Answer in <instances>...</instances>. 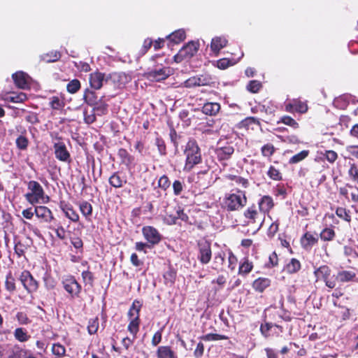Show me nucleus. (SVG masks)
<instances>
[{
  "instance_id": "8",
  "label": "nucleus",
  "mask_w": 358,
  "mask_h": 358,
  "mask_svg": "<svg viewBox=\"0 0 358 358\" xmlns=\"http://www.w3.org/2000/svg\"><path fill=\"white\" fill-rule=\"evenodd\" d=\"M24 288L28 293L36 292L38 287V282L34 278L32 275L28 271H23L19 278Z\"/></svg>"
},
{
  "instance_id": "52",
  "label": "nucleus",
  "mask_w": 358,
  "mask_h": 358,
  "mask_svg": "<svg viewBox=\"0 0 358 358\" xmlns=\"http://www.w3.org/2000/svg\"><path fill=\"white\" fill-rule=\"evenodd\" d=\"M52 352L55 355L62 357L65 355L66 350L62 345L59 343H55L52 345Z\"/></svg>"
},
{
  "instance_id": "60",
  "label": "nucleus",
  "mask_w": 358,
  "mask_h": 358,
  "mask_svg": "<svg viewBox=\"0 0 358 358\" xmlns=\"http://www.w3.org/2000/svg\"><path fill=\"white\" fill-rule=\"evenodd\" d=\"M82 278H83V282L85 284H90V285L92 284V282H93V275L88 270L83 271L82 272Z\"/></svg>"
},
{
  "instance_id": "49",
  "label": "nucleus",
  "mask_w": 358,
  "mask_h": 358,
  "mask_svg": "<svg viewBox=\"0 0 358 358\" xmlns=\"http://www.w3.org/2000/svg\"><path fill=\"white\" fill-rule=\"evenodd\" d=\"M99 328V320L97 318L91 319L89 321L87 330L90 334H94L96 333Z\"/></svg>"
},
{
  "instance_id": "48",
  "label": "nucleus",
  "mask_w": 358,
  "mask_h": 358,
  "mask_svg": "<svg viewBox=\"0 0 358 358\" xmlns=\"http://www.w3.org/2000/svg\"><path fill=\"white\" fill-rule=\"evenodd\" d=\"M262 83L256 80H251L247 85V90L252 93H257L262 87Z\"/></svg>"
},
{
  "instance_id": "3",
  "label": "nucleus",
  "mask_w": 358,
  "mask_h": 358,
  "mask_svg": "<svg viewBox=\"0 0 358 358\" xmlns=\"http://www.w3.org/2000/svg\"><path fill=\"white\" fill-rule=\"evenodd\" d=\"M247 203V197L243 191L237 190L234 193L227 194L224 199L225 208L229 211L239 210Z\"/></svg>"
},
{
  "instance_id": "21",
  "label": "nucleus",
  "mask_w": 358,
  "mask_h": 358,
  "mask_svg": "<svg viewBox=\"0 0 358 358\" xmlns=\"http://www.w3.org/2000/svg\"><path fill=\"white\" fill-rule=\"evenodd\" d=\"M117 155L121 160V163L129 168L135 164L134 156L130 155L124 148H120L118 150Z\"/></svg>"
},
{
  "instance_id": "62",
  "label": "nucleus",
  "mask_w": 358,
  "mask_h": 358,
  "mask_svg": "<svg viewBox=\"0 0 358 358\" xmlns=\"http://www.w3.org/2000/svg\"><path fill=\"white\" fill-rule=\"evenodd\" d=\"M336 214L338 217L343 219L346 221H350V217L347 213L345 208H338L336 210Z\"/></svg>"
},
{
  "instance_id": "43",
  "label": "nucleus",
  "mask_w": 358,
  "mask_h": 358,
  "mask_svg": "<svg viewBox=\"0 0 358 358\" xmlns=\"http://www.w3.org/2000/svg\"><path fill=\"white\" fill-rule=\"evenodd\" d=\"M201 338L206 341H213L218 340H227L228 339V336L217 334H208L203 336Z\"/></svg>"
},
{
  "instance_id": "58",
  "label": "nucleus",
  "mask_w": 358,
  "mask_h": 358,
  "mask_svg": "<svg viewBox=\"0 0 358 358\" xmlns=\"http://www.w3.org/2000/svg\"><path fill=\"white\" fill-rule=\"evenodd\" d=\"M155 144L158 148V150L162 155H166V145L164 140L161 138H157Z\"/></svg>"
},
{
  "instance_id": "57",
  "label": "nucleus",
  "mask_w": 358,
  "mask_h": 358,
  "mask_svg": "<svg viewBox=\"0 0 358 358\" xmlns=\"http://www.w3.org/2000/svg\"><path fill=\"white\" fill-rule=\"evenodd\" d=\"M158 186L164 190L169 187L170 181L169 178L166 175H164L162 177H160L158 181Z\"/></svg>"
},
{
  "instance_id": "53",
  "label": "nucleus",
  "mask_w": 358,
  "mask_h": 358,
  "mask_svg": "<svg viewBox=\"0 0 358 358\" xmlns=\"http://www.w3.org/2000/svg\"><path fill=\"white\" fill-rule=\"evenodd\" d=\"M16 319L20 324L26 325L31 322V320L29 319L27 315L23 312H18L16 314Z\"/></svg>"
},
{
  "instance_id": "51",
  "label": "nucleus",
  "mask_w": 358,
  "mask_h": 358,
  "mask_svg": "<svg viewBox=\"0 0 358 358\" xmlns=\"http://www.w3.org/2000/svg\"><path fill=\"white\" fill-rule=\"evenodd\" d=\"M267 174L272 180H280L282 179L280 172L273 166H270Z\"/></svg>"
},
{
  "instance_id": "40",
  "label": "nucleus",
  "mask_w": 358,
  "mask_h": 358,
  "mask_svg": "<svg viewBox=\"0 0 358 358\" xmlns=\"http://www.w3.org/2000/svg\"><path fill=\"white\" fill-rule=\"evenodd\" d=\"M301 268V264L299 260L292 259L286 266V271L289 273H294Z\"/></svg>"
},
{
  "instance_id": "28",
  "label": "nucleus",
  "mask_w": 358,
  "mask_h": 358,
  "mask_svg": "<svg viewBox=\"0 0 358 358\" xmlns=\"http://www.w3.org/2000/svg\"><path fill=\"white\" fill-rule=\"evenodd\" d=\"M273 206V199L269 196H264L259 201L260 211L268 213Z\"/></svg>"
},
{
  "instance_id": "54",
  "label": "nucleus",
  "mask_w": 358,
  "mask_h": 358,
  "mask_svg": "<svg viewBox=\"0 0 358 358\" xmlns=\"http://www.w3.org/2000/svg\"><path fill=\"white\" fill-rule=\"evenodd\" d=\"M281 122L283 124L290 126L292 128L296 129L299 127V124L295 120L289 116H284L281 118Z\"/></svg>"
},
{
  "instance_id": "18",
  "label": "nucleus",
  "mask_w": 358,
  "mask_h": 358,
  "mask_svg": "<svg viewBox=\"0 0 358 358\" xmlns=\"http://www.w3.org/2000/svg\"><path fill=\"white\" fill-rule=\"evenodd\" d=\"M234 152V148L232 145L227 144L224 146L217 147L215 153L217 158L220 161L229 159Z\"/></svg>"
},
{
  "instance_id": "17",
  "label": "nucleus",
  "mask_w": 358,
  "mask_h": 358,
  "mask_svg": "<svg viewBox=\"0 0 358 358\" xmlns=\"http://www.w3.org/2000/svg\"><path fill=\"white\" fill-rule=\"evenodd\" d=\"M35 215L38 218L42 219L45 222H50L54 220L52 211L46 206H38L34 208Z\"/></svg>"
},
{
  "instance_id": "63",
  "label": "nucleus",
  "mask_w": 358,
  "mask_h": 358,
  "mask_svg": "<svg viewBox=\"0 0 358 358\" xmlns=\"http://www.w3.org/2000/svg\"><path fill=\"white\" fill-rule=\"evenodd\" d=\"M324 282H325V285L327 287H329L330 289L335 288L336 286V282H338V280L336 279V275H333L332 277L329 276L325 280H324Z\"/></svg>"
},
{
  "instance_id": "20",
  "label": "nucleus",
  "mask_w": 358,
  "mask_h": 358,
  "mask_svg": "<svg viewBox=\"0 0 358 358\" xmlns=\"http://www.w3.org/2000/svg\"><path fill=\"white\" fill-rule=\"evenodd\" d=\"M336 279L338 282L344 283L349 282L357 281V275L352 270H341L336 274Z\"/></svg>"
},
{
  "instance_id": "42",
  "label": "nucleus",
  "mask_w": 358,
  "mask_h": 358,
  "mask_svg": "<svg viewBox=\"0 0 358 358\" xmlns=\"http://www.w3.org/2000/svg\"><path fill=\"white\" fill-rule=\"evenodd\" d=\"M83 98L88 105L94 106L96 104V96L94 92L86 90Z\"/></svg>"
},
{
  "instance_id": "4",
  "label": "nucleus",
  "mask_w": 358,
  "mask_h": 358,
  "mask_svg": "<svg viewBox=\"0 0 358 358\" xmlns=\"http://www.w3.org/2000/svg\"><path fill=\"white\" fill-rule=\"evenodd\" d=\"M131 80L129 74L123 72H114L106 76V83L116 88L124 87Z\"/></svg>"
},
{
  "instance_id": "32",
  "label": "nucleus",
  "mask_w": 358,
  "mask_h": 358,
  "mask_svg": "<svg viewBox=\"0 0 358 358\" xmlns=\"http://www.w3.org/2000/svg\"><path fill=\"white\" fill-rule=\"evenodd\" d=\"M49 101V105L53 110H62L65 106L63 99L57 96L50 97Z\"/></svg>"
},
{
  "instance_id": "30",
  "label": "nucleus",
  "mask_w": 358,
  "mask_h": 358,
  "mask_svg": "<svg viewBox=\"0 0 358 358\" xmlns=\"http://www.w3.org/2000/svg\"><path fill=\"white\" fill-rule=\"evenodd\" d=\"M244 216L246 219L248 220V223H255L256 222L258 217L259 213L257 210L255 208V206H251L249 207L245 212H244Z\"/></svg>"
},
{
  "instance_id": "41",
  "label": "nucleus",
  "mask_w": 358,
  "mask_h": 358,
  "mask_svg": "<svg viewBox=\"0 0 358 358\" xmlns=\"http://www.w3.org/2000/svg\"><path fill=\"white\" fill-rule=\"evenodd\" d=\"M335 236V232L331 228H325L320 233V238L324 241H331Z\"/></svg>"
},
{
  "instance_id": "34",
  "label": "nucleus",
  "mask_w": 358,
  "mask_h": 358,
  "mask_svg": "<svg viewBox=\"0 0 358 358\" xmlns=\"http://www.w3.org/2000/svg\"><path fill=\"white\" fill-rule=\"evenodd\" d=\"M79 208L82 215L85 217L87 220H90L92 214V206L87 201H82L79 204Z\"/></svg>"
},
{
  "instance_id": "61",
  "label": "nucleus",
  "mask_w": 358,
  "mask_h": 358,
  "mask_svg": "<svg viewBox=\"0 0 358 358\" xmlns=\"http://www.w3.org/2000/svg\"><path fill=\"white\" fill-rule=\"evenodd\" d=\"M22 350L19 348H12L8 355L7 358H22Z\"/></svg>"
},
{
  "instance_id": "29",
  "label": "nucleus",
  "mask_w": 358,
  "mask_h": 358,
  "mask_svg": "<svg viewBox=\"0 0 358 358\" xmlns=\"http://www.w3.org/2000/svg\"><path fill=\"white\" fill-rule=\"evenodd\" d=\"M317 242V238L307 232L301 238V244L305 248H310Z\"/></svg>"
},
{
  "instance_id": "22",
  "label": "nucleus",
  "mask_w": 358,
  "mask_h": 358,
  "mask_svg": "<svg viewBox=\"0 0 358 358\" xmlns=\"http://www.w3.org/2000/svg\"><path fill=\"white\" fill-rule=\"evenodd\" d=\"M142 303L140 301L134 300L128 311L129 320H140V310Z\"/></svg>"
},
{
  "instance_id": "12",
  "label": "nucleus",
  "mask_w": 358,
  "mask_h": 358,
  "mask_svg": "<svg viewBox=\"0 0 358 358\" xmlns=\"http://www.w3.org/2000/svg\"><path fill=\"white\" fill-rule=\"evenodd\" d=\"M213 83L212 78L208 75H200L191 77L184 82L185 87H194L196 86L210 85Z\"/></svg>"
},
{
  "instance_id": "50",
  "label": "nucleus",
  "mask_w": 358,
  "mask_h": 358,
  "mask_svg": "<svg viewBox=\"0 0 358 358\" xmlns=\"http://www.w3.org/2000/svg\"><path fill=\"white\" fill-rule=\"evenodd\" d=\"M261 151L263 156L270 157L273 155L275 148L272 144L268 143L262 148Z\"/></svg>"
},
{
  "instance_id": "64",
  "label": "nucleus",
  "mask_w": 358,
  "mask_h": 358,
  "mask_svg": "<svg viewBox=\"0 0 358 358\" xmlns=\"http://www.w3.org/2000/svg\"><path fill=\"white\" fill-rule=\"evenodd\" d=\"M325 157L329 162L334 163L336 160L338 155L335 151L327 150L325 152Z\"/></svg>"
},
{
  "instance_id": "23",
  "label": "nucleus",
  "mask_w": 358,
  "mask_h": 358,
  "mask_svg": "<svg viewBox=\"0 0 358 358\" xmlns=\"http://www.w3.org/2000/svg\"><path fill=\"white\" fill-rule=\"evenodd\" d=\"M227 40L224 37L217 36L212 39L210 43L211 50L217 55L224 47L227 45Z\"/></svg>"
},
{
  "instance_id": "47",
  "label": "nucleus",
  "mask_w": 358,
  "mask_h": 358,
  "mask_svg": "<svg viewBox=\"0 0 358 358\" xmlns=\"http://www.w3.org/2000/svg\"><path fill=\"white\" fill-rule=\"evenodd\" d=\"M16 146L20 150H26L28 147L29 141L23 135L19 136L15 141Z\"/></svg>"
},
{
  "instance_id": "13",
  "label": "nucleus",
  "mask_w": 358,
  "mask_h": 358,
  "mask_svg": "<svg viewBox=\"0 0 358 358\" xmlns=\"http://www.w3.org/2000/svg\"><path fill=\"white\" fill-rule=\"evenodd\" d=\"M285 110L289 113H305L308 110V106L306 102L293 99L285 104Z\"/></svg>"
},
{
  "instance_id": "6",
  "label": "nucleus",
  "mask_w": 358,
  "mask_h": 358,
  "mask_svg": "<svg viewBox=\"0 0 358 358\" xmlns=\"http://www.w3.org/2000/svg\"><path fill=\"white\" fill-rule=\"evenodd\" d=\"M197 259L202 264H207L212 257L210 243L207 241H199L197 243Z\"/></svg>"
},
{
  "instance_id": "39",
  "label": "nucleus",
  "mask_w": 358,
  "mask_h": 358,
  "mask_svg": "<svg viewBox=\"0 0 358 358\" xmlns=\"http://www.w3.org/2000/svg\"><path fill=\"white\" fill-rule=\"evenodd\" d=\"M140 320H129L127 327L128 331L133 335L134 339H136L137 333L139 331Z\"/></svg>"
},
{
  "instance_id": "59",
  "label": "nucleus",
  "mask_w": 358,
  "mask_h": 358,
  "mask_svg": "<svg viewBox=\"0 0 358 358\" xmlns=\"http://www.w3.org/2000/svg\"><path fill=\"white\" fill-rule=\"evenodd\" d=\"M234 64L235 62H232L231 60L224 58L217 61V67L220 69H225Z\"/></svg>"
},
{
  "instance_id": "45",
  "label": "nucleus",
  "mask_w": 358,
  "mask_h": 358,
  "mask_svg": "<svg viewBox=\"0 0 358 358\" xmlns=\"http://www.w3.org/2000/svg\"><path fill=\"white\" fill-rule=\"evenodd\" d=\"M252 268V264L250 262L248 259H244L242 262L239 266V273L241 274H248L251 271Z\"/></svg>"
},
{
  "instance_id": "10",
  "label": "nucleus",
  "mask_w": 358,
  "mask_h": 358,
  "mask_svg": "<svg viewBox=\"0 0 358 358\" xmlns=\"http://www.w3.org/2000/svg\"><path fill=\"white\" fill-rule=\"evenodd\" d=\"M172 74V70L169 67H156L147 73V77L151 81L159 82L166 79Z\"/></svg>"
},
{
  "instance_id": "25",
  "label": "nucleus",
  "mask_w": 358,
  "mask_h": 358,
  "mask_svg": "<svg viewBox=\"0 0 358 358\" xmlns=\"http://www.w3.org/2000/svg\"><path fill=\"white\" fill-rule=\"evenodd\" d=\"M220 110V105L216 102L206 103L202 107V112L208 115H215Z\"/></svg>"
},
{
  "instance_id": "14",
  "label": "nucleus",
  "mask_w": 358,
  "mask_h": 358,
  "mask_svg": "<svg viewBox=\"0 0 358 358\" xmlns=\"http://www.w3.org/2000/svg\"><path fill=\"white\" fill-rule=\"evenodd\" d=\"M59 208L64 213L65 216L73 222H78L80 217L78 213L75 210L73 206L65 201H61Z\"/></svg>"
},
{
  "instance_id": "11",
  "label": "nucleus",
  "mask_w": 358,
  "mask_h": 358,
  "mask_svg": "<svg viewBox=\"0 0 358 358\" xmlns=\"http://www.w3.org/2000/svg\"><path fill=\"white\" fill-rule=\"evenodd\" d=\"M142 234L145 239L151 245L158 244L162 240V236L157 229L152 226H145L142 229Z\"/></svg>"
},
{
  "instance_id": "27",
  "label": "nucleus",
  "mask_w": 358,
  "mask_h": 358,
  "mask_svg": "<svg viewBox=\"0 0 358 358\" xmlns=\"http://www.w3.org/2000/svg\"><path fill=\"white\" fill-rule=\"evenodd\" d=\"M271 285V280L267 278H259L252 283V287L257 292H262L266 288Z\"/></svg>"
},
{
  "instance_id": "24",
  "label": "nucleus",
  "mask_w": 358,
  "mask_h": 358,
  "mask_svg": "<svg viewBox=\"0 0 358 358\" xmlns=\"http://www.w3.org/2000/svg\"><path fill=\"white\" fill-rule=\"evenodd\" d=\"M314 275L316 278V281L320 280L324 281L331 275V269L328 266L323 265L314 271Z\"/></svg>"
},
{
  "instance_id": "15",
  "label": "nucleus",
  "mask_w": 358,
  "mask_h": 358,
  "mask_svg": "<svg viewBox=\"0 0 358 358\" xmlns=\"http://www.w3.org/2000/svg\"><path fill=\"white\" fill-rule=\"evenodd\" d=\"M13 79L16 86L21 89H27L29 87V76L22 72L19 71L13 74Z\"/></svg>"
},
{
  "instance_id": "46",
  "label": "nucleus",
  "mask_w": 358,
  "mask_h": 358,
  "mask_svg": "<svg viewBox=\"0 0 358 358\" xmlns=\"http://www.w3.org/2000/svg\"><path fill=\"white\" fill-rule=\"evenodd\" d=\"M308 155V151L303 150L298 154L294 155L289 159V164H296L304 159Z\"/></svg>"
},
{
  "instance_id": "44",
  "label": "nucleus",
  "mask_w": 358,
  "mask_h": 358,
  "mask_svg": "<svg viewBox=\"0 0 358 358\" xmlns=\"http://www.w3.org/2000/svg\"><path fill=\"white\" fill-rule=\"evenodd\" d=\"M80 88V83L77 79L70 81L66 86L67 91L71 94L77 92Z\"/></svg>"
},
{
  "instance_id": "55",
  "label": "nucleus",
  "mask_w": 358,
  "mask_h": 358,
  "mask_svg": "<svg viewBox=\"0 0 358 358\" xmlns=\"http://www.w3.org/2000/svg\"><path fill=\"white\" fill-rule=\"evenodd\" d=\"M231 179L234 180L237 185H241L243 187L246 188L249 185L248 179L241 176H233Z\"/></svg>"
},
{
  "instance_id": "16",
  "label": "nucleus",
  "mask_w": 358,
  "mask_h": 358,
  "mask_svg": "<svg viewBox=\"0 0 358 358\" xmlns=\"http://www.w3.org/2000/svg\"><path fill=\"white\" fill-rule=\"evenodd\" d=\"M106 76L101 72H94L90 75V87L94 90H99L106 83Z\"/></svg>"
},
{
  "instance_id": "1",
  "label": "nucleus",
  "mask_w": 358,
  "mask_h": 358,
  "mask_svg": "<svg viewBox=\"0 0 358 358\" xmlns=\"http://www.w3.org/2000/svg\"><path fill=\"white\" fill-rule=\"evenodd\" d=\"M28 192L24 194L27 202L31 205L36 203H47L50 197L45 195L43 187L35 180H30L27 183Z\"/></svg>"
},
{
  "instance_id": "36",
  "label": "nucleus",
  "mask_w": 358,
  "mask_h": 358,
  "mask_svg": "<svg viewBox=\"0 0 358 358\" xmlns=\"http://www.w3.org/2000/svg\"><path fill=\"white\" fill-rule=\"evenodd\" d=\"M61 55L58 51H52L41 55V59L45 62H55L59 59Z\"/></svg>"
},
{
  "instance_id": "35",
  "label": "nucleus",
  "mask_w": 358,
  "mask_h": 358,
  "mask_svg": "<svg viewBox=\"0 0 358 358\" xmlns=\"http://www.w3.org/2000/svg\"><path fill=\"white\" fill-rule=\"evenodd\" d=\"M225 255L224 252H219L214 257L212 268L214 270L220 271L222 269L224 262Z\"/></svg>"
},
{
  "instance_id": "7",
  "label": "nucleus",
  "mask_w": 358,
  "mask_h": 358,
  "mask_svg": "<svg viewBox=\"0 0 358 358\" xmlns=\"http://www.w3.org/2000/svg\"><path fill=\"white\" fill-rule=\"evenodd\" d=\"M199 46V45L197 42L191 41L188 43L180 50L177 55L174 56L175 62H180L184 59L192 57L198 51Z\"/></svg>"
},
{
  "instance_id": "33",
  "label": "nucleus",
  "mask_w": 358,
  "mask_h": 358,
  "mask_svg": "<svg viewBox=\"0 0 358 358\" xmlns=\"http://www.w3.org/2000/svg\"><path fill=\"white\" fill-rule=\"evenodd\" d=\"M167 38L174 44H178L185 38V33L182 29L176 31L169 35Z\"/></svg>"
},
{
  "instance_id": "56",
  "label": "nucleus",
  "mask_w": 358,
  "mask_h": 358,
  "mask_svg": "<svg viewBox=\"0 0 358 358\" xmlns=\"http://www.w3.org/2000/svg\"><path fill=\"white\" fill-rule=\"evenodd\" d=\"M96 106L94 107V110L95 113L99 115H101L106 113L108 105L104 103H100L95 104Z\"/></svg>"
},
{
  "instance_id": "37",
  "label": "nucleus",
  "mask_w": 358,
  "mask_h": 358,
  "mask_svg": "<svg viewBox=\"0 0 358 358\" xmlns=\"http://www.w3.org/2000/svg\"><path fill=\"white\" fill-rule=\"evenodd\" d=\"M164 283L167 285H172L174 284L176 277V273L171 268H169L164 273Z\"/></svg>"
},
{
  "instance_id": "19",
  "label": "nucleus",
  "mask_w": 358,
  "mask_h": 358,
  "mask_svg": "<svg viewBox=\"0 0 358 358\" xmlns=\"http://www.w3.org/2000/svg\"><path fill=\"white\" fill-rule=\"evenodd\" d=\"M108 182L115 188H121L127 183V178L121 172L115 171L109 177Z\"/></svg>"
},
{
  "instance_id": "31",
  "label": "nucleus",
  "mask_w": 358,
  "mask_h": 358,
  "mask_svg": "<svg viewBox=\"0 0 358 358\" xmlns=\"http://www.w3.org/2000/svg\"><path fill=\"white\" fill-rule=\"evenodd\" d=\"M13 334L15 338L21 343L27 342L30 338L27 330L22 327L15 329Z\"/></svg>"
},
{
  "instance_id": "26",
  "label": "nucleus",
  "mask_w": 358,
  "mask_h": 358,
  "mask_svg": "<svg viewBox=\"0 0 358 358\" xmlns=\"http://www.w3.org/2000/svg\"><path fill=\"white\" fill-rule=\"evenodd\" d=\"M157 358H178L169 346H159L157 350Z\"/></svg>"
},
{
  "instance_id": "2",
  "label": "nucleus",
  "mask_w": 358,
  "mask_h": 358,
  "mask_svg": "<svg viewBox=\"0 0 358 358\" xmlns=\"http://www.w3.org/2000/svg\"><path fill=\"white\" fill-rule=\"evenodd\" d=\"M186 156L185 164L183 168L184 171H190L194 166L201 162L200 148L195 141H189L185 150Z\"/></svg>"
},
{
  "instance_id": "5",
  "label": "nucleus",
  "mask_w": 358,
  "mask_h": 358,
  "mask_svg": "<svg viewBox=\"0 0 358 358\" xmlns=\"http://www.w3.org/2000/svg\"><path fill=\"white\" fill-rule=\"evenodd\" d=\"M62 283L64 289L71 298L79 297L82 290V287L76 280L74 276L68 275L64 277Z\"/></svg>"
},
{
  "instance_id": "9",
  "label": "nucleus",
  "mask_w": 358,
  "mask_h": 358,
  "mask_svg": "<svg viewBox=\"0 0 358 358\" xmlns=\"http://www.w3.org/2000/svg\"><path fill=\"white\" fill-rule=\"evenodd\" d=\"M54 153L55 157L64 162H71V155L68 151L64 142L62 141L60 138L57 139V141L54 142L53 145Z\"/></svg>"
},
{
  "instance_id": "38",
  "label": "nucleus",
  "mask_w": 358,
  "mask_h": 358,
  "mask_svg": "<svg viewBox=\"0 0 358 358\" xmlns=\"http://www.w3.org/2000/svg\"><path fill=\"white\" fill-rule=\"evenodd\" d=\"M5 287L7 291L10 292H13L15 289V280L13 276L12 275L11 272H9L6 277L5 281Z\"/></svg>"
}]
</instances>
